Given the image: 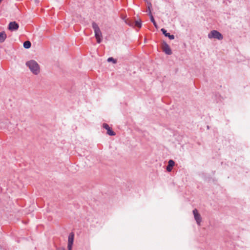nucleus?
Here are the masks:
<instances>
[{
  "label": "nucleus",
  "mask_w": 250,
  "mask_h": 250,
  "mask_svg": "<svg viewBox=\"0 0 250 250\" xmlns=\"http://www.w3.org/2000/svg\"><path fill=\"white\" fill-rule=\"evenodd\" d=\"M103 126L107 130V134L108 135L110 136H115L116 135L115 132L110 128L108 125H107V124H103Z\"/></svg>",
  "instance_id": "obj_7"
},
{
  "label": "nucleus",
  "mask_w": 250,
  "mask_h": 250,
  "mask_svg": "<svg viewBox=\"0 0 250 250\" xmlns=\"http://www.w3.org/2000/svg\"><path fill=\"white\" fill-rule=\"evenodd\" d=\"M163 51L167 55H171L172 54L171 50L168 45V44L165 42H163V46H162Z\"/></svg>",
  "instance_id": "obj_4"
},
{
  "label": "nucleus",
  "mask_w": 250,
  "mask_h": 250,
  "mask_svg": "<svg viewBox=\"0 0 250 250\" xmlns=\"http://www.w3.org/2000/svg\"><path fill=\"white\" fill-rule=\"evenodd\" d=\"M7 37L6 34L4 31L0 32V42H3Z\"/></svg>",
  "instance_id": "obj_13"
},
{
  "label": "nucleus",
  "mask_w": 250,
  "mask_h": 250,
  "mask_svg": "<svg viewBox=\"0 0 250 250\" xmlns=\"http://www.w3.org/2000/svg\"><path fill=\"white\" fill-rule=\"evenodd\" d=\"M72 246H67L68 250H72Z\"/></svg>",
  "instance_id": "obj_17"
},
{
  "label": "nucleus",
  "mask_w": 250,
  "mask_h": 250,
  "mask_svg": "<svg viewBox=\"0 0 250 250\" xmlns=\"http://www.w3.org/2000/svg\"><path fill=\"white\" fill-rule=\"evenodd\" d=\"M25 64L34 75H38L40 73V65L35 60H31L27 61L26 62Z\"/></svg>",
  "instance_id": "obj_1"
},
{
  "label": "nucleus",
  "mask_w": 250,
  "mask_h": 250,
  "mask_svg": "<svg viewBox=\"0 0 250 250\" xmlns=\"http://www.w3.org/2000/svg\"><path fill=\"white\" fill-rule=\"evenodd\" d=\"M128 25L129 26H136L140 28L142 27V21L141 20H139L138 21H135L134 22H129Z\"/></svg>",
  "instance_id": "obj_9"
},
{
  "label": "nucleus",
  "mask_w": 250,
  "mask_h": 250,
  "mask_svg": "<svg viewBox=\"0 0 250 250\" xmlns=\"http://www.w3.org/2000/svg\"><path fill=\"white\" fill-rule=\"evenodd\" d=\"M92 27L94 29L95 33V37L96 39L97 43H101L102 40V34L100 29L99 27L98 26V24L95 22H92Z\"/></svg>",
  "instance_id": "obj_2"
},
{
  "label": "nucleus",
  "mask_w": 250,
  "mask_h": 250,
  "mask_svg": "<svg viewBox=\"0 0 250 250\" xmlns=\"http://www.w3.org/2000/svg\"><path fill=\"white\" fill-rule=\"evenodd\" d=\"M56 250H65V249L64 248H59Z\"/></svg>",
  "instance_id": "obj_16"
},
{
  "label": "nucleus",
  "mask_w": 250,
  "mask_h": 250,
  "mask_svg": "<svg viewBox=\"0 0 250 250\" xmlns=\"http://www.w3.org/2000/svg\"><path fill=\"white\" fill-rule=\"evenodd\" d=\"M151 7V4L150 2H149L148 3V5H147V8H148V12H149L148 15L150 17L151 21L153 23L154 26L156 28H157V27H158L157 24L153 18V16L152 13H151V9H150Z\"/></svg>",
  "instance_id": "obj_6"
},
{
  "label": "nucleus",
  "mask_w": 250,
  "mask_h": 250,
  "mask_svg": "<svg viewBox=\"0 0 250 250\" xmlns=\"http://www.w3.org/2000/svg\"><path fill=\"white\" fill-rule=\"evenodd\" d=\"M107 61L108 62H113L114 63H116L117 62V60L112 57L108 58Z\"/></svg>",
  "instance_id": "obj_15"
},
{
  "label": "nucleus",
  "mask_w": 250,
  "mask_h": 250,
  "mask_svg": "<svg viewBox=\"0 0 250 250\" xmlns=\"http://www.w3.org/2000/svg\"><path fill=\"white\" fill-rule=\"evenodd\" d=\"M74 234L73 232L69 234L68 236V245L72 246L74 241Z\"/></svg>",
  "instance_id": "obj_12"
},
{
  "label": "nucleus",
  "mask_w": 250,
  "mask_h": 250,
  "mask_svg": "<svg viewBox=\"0 0 250 250\" xmlns=\"http://www.w3.org/2000/svg\"><path fill=\"white\" fill-rule=\"evenodd\" d=\"M161 31L166 37H168L170 40L174 39L175 36L173 35H170V33H167V31L165 28H162Z\"/></svg>",
  "instance_id": "obj_10"
},
{
  "label": "nucleus",
  "mask_w": 250,
  "mask_h": 250,
  "mask_svg": "<svg viewBox=\"0 0 250 250\" xmlns=\"http://www.w3.org/2000/svg\"><path fill=\"white\" fill-rule=\"evenodd\" d=\"M19 27V24L16 21L10 22L8 25V29L11 31L17 30Z\"/></svg>",
  "instance_id": "obj_8"
},
{
  "label": "nucleus",
  "mask_w": 250,
  "mask_h": 250,
  "mask_svg": "<svg viewBox=\"0 0 250 250\" xmlns=\"http://www.w3.org/2000/svg\"><path fill=\"white\" fill-rule=\"evenodd\" d=\"M31 46V43L29 41H26L23 42V47L25 49L29 48Z\"/></svg>",
  "instance_id": "obj_14"
},
{
  "label": "nucleus",
  "mask_w": 250,
  "mask_h": 250,
  "mask_svg": "<svg viewBox=\"0 0 250 250\" xmlns=\"http://www.w3.org/2000/svg\"><path fill=\"white\" fill-rule=\"evenodd\" d=\"M193 214L194 215V217L197 222V224L198 225H200L202 221V218L201 217L200 214L198 213L197 209L195 208L193 209Z\"/></svg>",
  "instance_id": "obj_5"
},
{
  "label": "nucleus",
  "mask_w": 250,
  "mask_h": 250,
  "mask_svg": "<svg viewBox=\"0 0 250 250\" xmlns=\"http://www.w3.org/2000/svg\"><path fill=\"white\" fill-rule=\"evenodd\" d=\"M2 0H0V3L1 2V1H2Z\"/></svg>",
  "instance_id": "obj_18"
},
{
  "label": "nucleus",
  "mask_w": 250,
  "mask_h": 250,
  "mask_svg": "<svg viewBox=\"0 0 250 250\" xmlns=\"http://www.w3.org/2000/svg\"><path fill=\"white\" fill-rule=\"evenodd\" d=\"M175 162L172 160H169L168 165L167 166V170L168 172H170L172 170V167L174 166Z\"/></svg>",
  "instance_id": "obj_11"
},
{
  "label": "nucleus",
  "mask_w": 250,
  "mask_h": 250,
  "mask_svg": "<svg viewBox=\"0 0 250 250\" xmlns=\"http://www.w3.org/2000/svg\"><path fill=\"white\" fill-rule=\"evenodd\" d=\"M209 39H215L222 40L223 39V35L218 31L213 30L210 31L208 35Z\"/></svg>",
  "instance_id": "obj_3"
}]
</instances>
